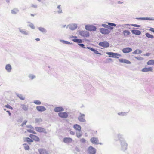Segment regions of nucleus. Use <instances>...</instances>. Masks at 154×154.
<instances>
[{
    "mask_svg": "<svg viewBox=\"0 0 154 154\" xmlns=\"http://www.w3.org/2000/svg\"><path fill=\"white\" fill-rule=\"evenodd\" d=\"M85 29L90 31H96L97 28L96 27L92 25H87L85 26Z\"/></svg>",
    "mask_w": 154,
    "mask_h": 154,
    "instance_id": "f257e3e1",
    "label": "nucleus"
},
{
    "mask_svg": "<svg viewBox=\"0 0 154 154\" xmlns=\"http://www.w3.org/2000/svg\"><path fill=\"white\" fill-rule=\"evenodd\" d=\"M122 150L124 151L127 149V144L125 140H120Z\"/></svg>",
    "mask_w": 154,
    "mask_h": 154,
    "instance_id": "f03ea898",
    "label": "nucleus"
},
{
    "mask_svg": "<svg viewBox=\"0 0 154 154\" xmlns=\"http://www.w3.org/2000/svg\"><path fill=\"white\" fill-rule=\"evenodd\" d=\"M72 41L76 43H78V45L81 47L85 48H87L85 47V45L84 44L81 43L82 42V39L77 38H74L72 39Z\"/></svg>",
    "mask_w": 154,
    "mask_h": 154,
    "instance_id": "7ed1b4c3",
    "label": "nucleus"
},
{
    "mask_svg": "<svg viewBox=\"0 0 154 154\" xmlns=\"http://www.w3.org/2000/svg\"><path fill=\"white\" fill-rule=\"evenodd\" d=\"M106 54L107 55H109V57H110L116 58H119V57H117V56H121V54L116 53H113L112 52H106Z\"/></svg>",
    "mask_w": 154,
    "mask_h": 154,
    "instance_id": "20e7f679",
    "label": "nucleus"
},
{
    "mask_svg": "<svg viewBox=\"0 0 154 154\" xmlns=\"http://www.w3.org/2000/svg\"><path fill=\"white\" fill-rule=\"evenodd\" d=\"M18 29L20 32L23 35H29L30 34V32L29 31L26 30L25 29H23L21 27L18 28Z\"/></svg>",
    "mask_w": 154,
    "mask_h": 154,
    "instance_id": "39448f33",
    "label": "nucleus"
},
{
    "mask_svg": "<svg viewBox=\"0 0 154 154\" xmlns=\"http://www.w3.org/2000/svg\"><path fill=\"white\" fill-rule=\"evenodd\" d=\"M77 27V25L75 23H72L67 25L66 28H69L71 30H74Z\"/></svg>",
    "mask_w": 154,
    "mask_h": 154,
    "instance_id": "423d86ee",
    "label": "nucleus"
},
{
    "mask_svg": "<svg viewBox=\"0 0 154 154\" xmlns=\"http://www.w3.org/2000/svg\"><path fill=\"white\" fill-rule=\"evenodd\" d=\"M35 130L38 132L43 133L45 134L47 133L46 129L40 127H35Z\"/></svg>",
    "mask_w": 154,
    "mask_h": 154,
    "instance_id": "0eeeda50",
    "label": "nucleus"
},
{
    "mask_svg": "<svg viewBox=\"0 0 154 154\" xmlns=\"http://www.w3.org/2000/svg\"><path fill=\"white\" fill-rule=\"evenodd\" d=\"M79 34L81 36L83 37H87L89 36V32L86 31H79Z\"/></svg>",
    "mask_w": 154,
    "mask_h": 154,
    "instance_id": "6e6552de",
    "label": "nucleus"
},
{
    "mask_svg": "<svg viewBox=\"0 0 154 154\" xmlns=\"http://www.w3.org/2000/svg\"><path fill=\"white\" fill-rule=\"evenodd\" d=\"M78 120L81 122H85L86 120L85 119V115L83 114L80 113V115L78 117Z\"/></svg>",
    "mask_w": 154,
    "mask_h": 154,
    "instance_id": "1a4fd4ad",
    "label": "nucleus"
},
{
    "mask_svg": "<svg viewBox=\"0 0 154 154\" xmlns=\"http://www.w3.org/2000/svg\"><path fill=\"white\" fill-rule=\"evenodd\" d=\"M100 31L102 34L104 35L108 34L110 32L109 30L104 28H100Z\"/></svg>",
    "mask_w": 154,
    "mask_h": 154,
    "instance_id": "9d476101",
    "label": "nucleus"
},
{
    "mask_svg": "<svg viewBox=\"0 0 154 154\" xmlns=\"http://www.w3.org/2000/svg\"><path fill=\"white\" fill-rule=\"evenodd\" d=\"M99 45L104 48H107L109 46V43L106 41H104L100 42L98 44Z\"/></svg>",
    "mask_w": 154,
    "mask_h": 154,
    "instance_id": "9b49d317",
    "label": "nucleus"
},
{
    "mask_svg": "<svg viewBox=\"0 0 154 154\" xmlns=\"http://www.w3.org/2000/svg\"><path fill=\"white\" fill-rule=\"evenodd\" d=\"M91 142L93 144H99V140L97 137H92L90 140Z\"/></svg>",
    "mask_w": 154,
    "mask_h": 154,
    "instance_id": "f8f14e48",
    "label": "nucleus"
},
{
    "mask_svg": "<svg viewBox=\"0 0 154 154\" xmlns=\"http://www.w3.org/2000/svg\"><path fill=\"white\" fill-rule=\"evenodd\" d=\"M107 23L109 25L107 28V29H109L111 30H112L113 29V26H116V25L114 23H110V22H107Z\"/></svg>",
    "mask_w": 154,
    "mask_h": 154,
    "instance_id": "ddd939ff",
    "label": "nucleus"
},
{
    "mask_svg": "<svg viewBox=\"0 0 154 154\" xmlns=\"http://www.w3.org/2000/svg\"><path fill=\"white\" fill-rule=\"evenodd\" d=\"M141 71L143 72H153V68L152 67H145L142 69Z\"/></svg>",
    "mask_w": 154,
    "mask_h": 154,
    "instance_id": "4468645a",
    "label": "nucleus"
},
{
    "mask_svg": "<svg viewBox=\"0 0 154 154\" xmlns=\"http://www.w3.org/2000/svg\"><path fill=\"white\" fill-rule=\"evenodd\" d=\"M88 152L90 154H94L96 152V149L91 146H90L88 150Z\"/></svg>",
    "mask_w": 154,
    "mask_h": 154,
    "instance_id": "2eb2a0df",
    "label": "nucleus"
},
{
    "mask_svg": "<svg viewBox=\"0 0 154 154\" xmlns=\"http://www.w3.org/2000/svg\"><path fill=\"white\" fill-rule=\"evenodd\" d=\"M58 116L61 118H66L68 117V114L66 112H60L58 113Z\"/></svg>",
    "mask_w": 154,
    "mask_h": 154,
    "instance_id": "dca6fc26",
    "label": "nucleus"
},
{
    "mask_svg": "<svg viewBox=\"0 0 154 154\" xmlns=\"http://www.w3.org/2000/svg\"><path fill=\"white\" fill-rule=\"evenodd\" d=\"M36 109L39 112H44L46 110V108L42 106H37Z\"/></svg>",
    "mask_w": 154,
    "mask_h": 154,
    "instance_id": "f3484780",
    "label": "nucleus"
},
{
    "mask_svg": "<svg viewBox=\"0 0 154 154\" xmlns=\"http://www.w3.org/2000/svg\"><path fill=\"white\" fill-rule=\"evenodd\" d=\"M132 50V49L131 48L127 47L123 49L122 52L124 53H128L131 52Z\"/></svg>",
    "mask_w": 154,
    "mask_h": 154,
    "instance_id": "a211bd4d",
    "label": "nucleus"
},
{
    "mask_svg": "<svg viewBox=\"0 0 154 154\" xmlns=\"http://www.w3.org/2000/svg\"><path fill=\"white\" fill-rule=\"evenodd\" d=\"M29 137L32 139L38 142L39 141V138L37 136L33 134H30Z\"/></svg>",
    "mask_w": 154,
    "mask_h": 154,
    "instance_id": "6ab92c4d",
    "label": "nucleus"
},
{
    "mask_svg": "<svg viewBox=\"0 0 154 154\" xmlns=\"http://www.w3.org/2000/svg\"><path fill=\"white\" fill-rule=\"evenodd\" d=\"M63 140L65 143H70L72 142V139L69 137H65L63 139Z\"/></svg>",
    "mask_w": 154,
    "mask_h": 154,
    "instance_id": "aec40b11",
    "label": "nucleus"
},
{
    "mask_svg": "<svg viewBox=\"0 0 154 154\" xmlns=\"http://www.w3.org/2000/svg\"><path fill=\"white\" fill-rule=\"evenodd\" d=\"M5 69L8 72H10L12 70V67L10 64H7L5 67Z\"/></svg>",
    "mask_w": 154,
    "mask_h": 154,
    "instance_id": "412c9836",
    "label": "nucleus"
},
{
    "mask_svg": "<svg viewBox=\"0 0 154 154\" xmlns=\"http://www.w3.org/2000/svg\"><path fill=\"white\" fill-rule=\"evenodd\" d=\"M136 19L137 20H154V18L153 17H137Z\"/></svg>",
    "mask_w": 154,
    "mask_h": 154,
    "instance_id": "4be33fe9",
    "label": "nucleus"
},
{
    "mask_svg": "<svg viewBox=\"0 0 154 154\" xmlns=\"http://www.w3.org/2000/svg\"><path fill=\"white\" fill-rule=\"evenodd\" d=\"M119 61L121 63H124L128 64H131V62L127 59H119Z\"/></svg>",
    "mask_w": 154,
    "mask_h": 154,
    "instance_id": "5701e85b",
    "label": "nucleus"
},
{
    "mask_svg": "<svg viewBox=\"0 0 154 154\" xmlns=\"http://www.w3.org/2000/svg\"><path fill=\"white\" fill-rule=\"evenodd\" d=\"M23 140L25 142H27L29 144H30L31 143L33 142V140L29 137L24 138Z\"/></svg>",
    "mask_w": 154,
    "mask_h": 154,
    "instance_id": "b1692460",
    "label": "nucleus"
},
{
    "mask_svg": "<svg viewBox=\"0 0 154 154\" xmlns=\"http://www.w3.org/2000/svg\"><path fill=\"white\" fill-rule=\"evenodd\" d=\"M87 48L90 50L91 51L94 52V53L95 54H98L100 55H102V54L101 53H99L98 51L91 48L89 47H87Z\"/></svg>",
    "mask_w": 154,
    "mask_h": 154,
    "instance_id": "393cba45",
    "label": "nucleus"
},
{
    "mask_svg": "<svg viewBox=\"0 0 154 154\" xmlns=\"http://www.w3.org/2000/svg\"><path fill=\"white\" fill-rule=\"evenodd\" d=\"M132 34L137 35H139L141 34V32L138 30L133 29L131 30Z\"/></svg>",
    "mask_w": 154,
    "mask_h": 154,
    "instance_id": "a878e982",
    "label": "nucleus"
},
{
    "mask_svg": "<svg viewBox=\"0 0 154 154\" xmlns=\"http://www.w3.org/2000/svg\"><path fill=\"white\" fill-rule=\"evenodd\" d=\"M54 111L56 112H58L63 111L64 110V109L61 107H56L54 108Z\"/></svg>",
    "mask_w": 154,
    "mask_h": 154,
    "instance_id": "bb28decb",
    "label": "nucleus"
},
{
    "mask_svg": "<svg viewBox=\"0 0 154 154\" xmlns=\"http://www.w3.org/2000/svg\"><path fill=\"white\" fill-rule=\"evenodd\" d=\"M73 128L76 130L80 132L81 130V126L77 124H75L73 126Z\"/></svg>",
    "mask_w": 154,
    "mask_h": 154,
    "instance_id": "cd10ccee",
    "label": "nucleus"
},
{
    "mask_svg": "<svg viewBox=\"0 0 154 154\" xmlns=\"http://www.w3.org/2000/svg\"><path fill=\"white\" fill-rule=\"evenodd\" d=\"M122 33L124 36L126 37L127 36L131 34V32L128 30H124L123 31Z\"/></svg>",
    "mask_w": 154,
    "mask_h": 154,
    "instance_id": "c85d7f7f",
    "label": "nucleus"
},
{
    "mask_svg": "<svg viewBox=\"0 0 154 154\" xmlns=\"http://www.w3.org/2000/svg\"><path fill=\"white\" fill-rule=\"evenodd\" d=\"M20 106L22 107V109L25 111H27L28 110L29 107L28 105L21 104Z\"/></svg>",
    "mask_w": 154,
    "mask_h": 154,
    "instance_id": "c756f323",
    "label": "nucleus"
},
{
    "mask_svg": "<svg viewBox=\"0 0 154 154\" xmlns=\"http://www.w3.org/2000/svg\"><path fill=\"white\" fill-rule=\"evenodd\" d=\"M131 26V25L130 24H122L121 26V27L122 28V29H129L130 28L128 27V26Z\"/></svg>",
    "mask_w": 154,
    "mask_h": 154,
    "instance_id": "7c9ffc66",
    "label": "nucleus"
},
{
    "mask_svg": "<svg viewBox=\"0 0 154 154\" xmlns=\"http://www.w3.org/2000/svg\"><path fill=\"white\" fill-rule=\"evenodd\" d=\"M19 12V10L16 8L12 9L11 11V13L12 14H16Z\"/></svg>",
    "mask_w": 154,
    "mask_h": 154,
    "instance_id": "2f4dec72",
    "label": "nucleus"
},
{
    "mask_svg": "<svg viewBox=\"0 0 154 154\" xmlns=\"http://www.w3.org/2000/svg\"><path fill=\"white\" fill-rule=\"evenodd\" d=\"M16 95L21 100H23L25 99V97L21 94L18 93L16 94Z\"/></svg>",
    "mask_w": 154,
    "mask_h": 154,
    "instance_id": "473e14b6",
    "label": "nucleus"
},
{
    "mask_svg": "<svg viewBox=\"0 0 154 154\" xmlns=\"http://www.w3.org/2000/svg\"><path fill=\"white\" fill-rule=\"evenodd\" d=\"M40 154H47L46 151L44 149H39L38 150Z\"/></svg>",
    "mask_w": 154,
    "mask_h": 154,
    "instance_id": "72a5a7b5",
    "label": "nucleus"
},
{
    "mask_svg": "<svg viewBox=\"0 0 154 154\" xmlns=\"http://www.w3.org/2000/svg\"><path fill=\"white\" fill-rule=\"evenodd\" d=\"M23 147L24 149L26 150H29L30 147L28 144L26 143H24L23 144Z\"/></svg>",
    "mask_w": 154,
    "mask_h": 154,
    "instance_id": "f704fd0d",
    "label": "nucleus"
},
{
    "mask_svg": "<svg viewBox=\"0 0 154 154\" xmlns=\"http://www.w3.org/2000/svg\"><path fill=\"white\" fill-rule=\"evenodd\" d=\"M61 5H59L57 7V8L58 9L57 11L58 14H61L63 13L62 9L61 8Z\"/></svg>",
    "mask_w": 154,
    "mask_h": 154,
    "instance_id": "c9c22d12",
    "label": "nucleus"
},
{
    "mask_svg": "<svg viewBox=\"0 0 154 154\" xmlns=\"http://www.w3.org/2000/svg\"><path fill=\"white\" fill-rule=\"evenodd\" d=\"M142 51L139 49L136 50L134 52H132V54H139L141 53Z\"/></svg>",
    "mask_w": 154,
    "mask_h": 154,
    "instance_id": "e433bc0d",
    "label": "nucleus"
},
{
    "mask_svg": "<svg viewBox=\"0 0 154 154\" xmlns=\"http://www.w3.org/2000/svg\"><path fill=\"white\" fill-rule=\"evenodd\" d=\"M38 29L40 31L43 33H45L47 32L46 30L44 28L40 27H39L38 28Z\"/></svg>",
    "mask_w": 154,
    "mask_h": 154,
    "instance_id": "4c0bfd02",
    "label": "nucleus"
},
{
    "mask_svg": "<svg viewBox=\"0 0 154 154\" xmlns=\"http://www.w3.org/2000/svg\"><path fill=\"white\" fill-rule=\"evenodd\" d=\"M148 65H154V60H149L147 63Z\"/></svg>",
    "mask_w": 154,
    "mask_h": 154,
    "instance_id": "58836bf2",
    "label": "nucleus"
},
{
    "mask_svg": "<svg viewBox=\"0 0 154 154\" xmlns=\"http://www.w3.org/2000/svg\"><path fill=\"white\" fill-rule=\"evenodd\" d=\"M145 35L146 37L152 39L154 38V36L148 33H146L145 34Z\"/></svg>",
    "mask_w": 154,
    "mask_h": 154,
    "instance_id": "ea45409f",
    "label": "nucleus"
},
{
    "mask_svg": "<svg viewBox=\"0 0 154 154\" xmlns=\"http://www.w3.org/2000/svg\"><path fill=\"white\" fill-rule=\"evenodd\" d=\"M29 23V24L28 25V26L30 27L32 29H35V27L34 26V25L31 23L29 22H28Z\"/></svg>",
    "mask_w": 154,
    "mask_h": 154,
    "instance_id": "a19ab883",
    "label": "nucleus"
},
{
    "mask_svg": "<svg viewBox=\"0 0 154 154\" xmlns=\"http://www.w3.org/2000/svg\"><path fill=\"white\" fill-rule=\"evenodd\" d=\"M60 41L61 42H62L63 44H72L71 43H70L68 41H65L63 40H60Z\"/></svg>",
    "mask_w": 154,
    "mask_h": 154,
    "instance_id": "79ce46f5",
    "label": "nucleus"
},
{
    "mask_svg": "<svg viewBox=\"0 0 154 154\" xmlns=\"http://www.w3.org/2000/svg\"><path fill=\"white\" fill-rule=\"evenodd\" d=\"M127 112H121L118 113V114L119 115H120L121 116H126L127 115Z\"/></svg>",
    "mask_w": 154,
    "mask_h": 154,
    "instance_id": "37998d69",
    "label": "nucleus"
},
{
    "mask_svg": "<svg viewBox=\"0 0 154 154\" xmlns=\"http://www.w3.org/2000/svg\"><path fill=\"white\" fill-rule=\"evenodd\" d=\"M28 77L31 80L33 79H34L35 78L36 76L35 75H34L32 74H30L29 76Z\"/></svg>",
    "mask_w": 154,
    "mask_h": 154,
    "instance_id": "c03bdc74",
    "label": "nucleus"
},
{
    "mask_svg": "<svg viewBox=\"0 0 154 154\" xmlns=\"http://www.w3.org/2000/svg\"><path fill=\"white\" fill-rule=\"evenodd\" d=\"M36 123H40L42 121V120L41 118H36L35 119Z\"/></svg>",
    "mask_w": 154,
    "mask_h": 154,
    "instance_id": "a18cd8bd",
    "label": "nucleus"
},
{
    "mask_svg": "<svg viewBox=\"0 0 154 154\" xmlns=\"http://www.w3.org/2000/svg\"><path fill=\"white\" fill-rule=\"evenodd\" d=\"M36 105H40L41 104V102L38 100H35L33 102Z\"/></svg>",
    "mask_w": 154,
    "mask_h": 154,
    "instance_id": "49530a36",
    "label": "nucleus"
},
{
    "mask_svg": "<svg viewBox=\"0 0 154 154\" xmlns=\"http://www.w3.org/2000/svg\"><path fill=\"white\" fill-rule=\"evenodd\" d=\"M117 136L118 138V139L119 140H124L122 138V135L120 134H119L117 135Z\"/></svg>",
    "mask_w": 154,
    "mask_h": 154,
    "instance_id": "de8ad7c7",
    "label": "nucleus"
},
{
    "mask_svg": "<svg viewBox=\"0 0 154 154\" xmlns=\"http://www.w3.org/2000/svg\"><path fill=\"white\" fill-rule=\"evenodd\" d=\"M76 136L78 138H79L82 136V134L80 132H76Z\"/></svg>",
    "mask_w": 154,
    "mask_h": 154,
    "instance_id": "09e8293b",
    "label": "nucleus"
},
{
    "mask_svg": "<svg viewBox=\"0 0 154 154\" xmlns=\"http://www.w3.org/2000/svg\"><path fill=\"white\" fill-rule=\"evenodd\" d=\"M134 57L135 59L139 60H143V58L141 57Z\"/></svg>",
    "mask_w": 154,
    "mask_h": 154,
    "instance_id": "8fccbe9b",
    "label": "nucleus"
},
{
    "mask_svg": "<svg viewBox=\"0 0 154 154\" xmlns=\"http://www.w3.org/2000/svg\"><path fill=\"white\" fill-rule=\"evenodd\" d=\"M5 107L8 108H9L11 109H13V108L10 105L8 104H7L5 105Z\"/></svg>",
    "mask_w": 154,
    "mask_h": 154,
    "instance_id": "3c124183",
    "label": "nucleus"
},
{
    "mask_svg": "<svg viewBox=\"0 0 154 154\" xmlns=\"http://www.w3.org/2000/svg\"><path fill=\"white\" fill-rule=\"evenodd\" d=\"M80 141L81 142V143H85L86 141V140H85V139H84V138H82L81 139H80Z\"/></svg>",
    "mask_w": 154,
    "mask_h": 154,
    "instance_id": "603ef678",
    "label": "nucleus"
},
{
    "mask_svg": "<svg viewBox=\"0 0 154 154\" xmlns=\"http://www.w3.org/2000/svg\"><path fill=\"white\" fill-rule=\"evenodd\" d=\"M131 26H133L136 27H140L141 26L140 25L136 24H130Z\"/></svg>",
    "mask_w": 154,
    "mask_h": 154,
    "instance_id": "864d4df0",
    "label": "nucleus"
},
{
    "mask_svg": "<svg viewBox=\"0 0 154 154\" xmlns=\"http://www.w3.org/2000/svg\"><path fill=\"white\" fill-rule=\"evenodd\" d=\"M27 122V120H25L23 123L21 124L20 126L21 127H23L24 125H25Z\"/></svg>",
    "mask_w": 154,
    "mask_h": 154,
    "instance_id": "5fc2aeb1",
    "label": "nucleus"
},
{
    "mask_svg": "<svg viewBox=\"0 0 154 154\" xmlns=\"http://www.w3.org/2000/svg\"><path fill=\"white\" fill-rule=\"evenodd\" d=\"M108 25H106V24H102V26L105 28H106V29H107V28H108Z\"/></svg>",
    "mask_w": 154,
    "mask_h": 154,
    "instance_id": "6e6d98bb",
    "label": "nucleus"
},
{
    "mask_svg": "<svg viewBox=\"0 0 154 154\" xmlns=\"http://www.w3.org/2000/svg\"><path fill=\"white\" fill-rule=\"evenodd\" d=\"M23 118L22 117H20L17 120V122H22Z\"/></svg>",
    "mask_w": 154,
    "mask_h": 154,
    "instance_id": "4d7b16f0",
    "label": "nucleus"
},
{
    "mask_svg": "<svg viewBox=\"0 0 154 154\" xmlns=\"http://www.w3.org/2000/svg\"><path fill=\"white\" fill-rule=\"evenodd\" d=\"M31 7L35 8H37V6L36 5L32 4L31 5Z\"/></svg>",
    "mask_w": 154,
    "mask_h": 154,
    "instance_id": "13d9d810",
    "label": "nucleus"
},
{
    "mask_svg": "<svg viewBox=\"0 0 154 154\" xmlns=\"http://www.w3.org/2000/svg\"><path fill=\"white\" fill-rule=\"evenodd\" d=\"M27 127L28 128H30L31 129H33L34 128L31 125H29V126H27Z\"/></svg>",
    "mask_w": 154,
    "mask_h": 154,
    "instance_id": "bf43d9fd",
    "label": "nucleus"
},
{
    "mask_svg": "<svg viewBox=\"0 0 154 154\" xmlns=\"http://www.w3.org/2000/svg\"><path fill=\"white\" fill-rule=\"evenodd\" d=\"M77 37L76 36H74L73 35H72L71 36H70L69 37V38L70 39H71L72 38H77Z\"/></svg>",
    "mask_w": 154,
    "mask_h": 154,
    "instance_id": "052dcab7",
    "label": "nucleus"
},
{
    "mask_svg": "<svg viewBox=\"0 0 154 154\" xmlns=\"http://www.w3.org/2000/svg\"><path fill=\"white\" fill-rule=\"evenodd\" d=\"M149 29V31L154 32V28H152L150 27Z\"/></svg>",
    "mask_w": 154,
    "mask_h": 154,
    "instance_id": "680f3d73",
    "label": "nucleus"
},
{
    "mask_svg": "<svg viewBox=\"0 0 154 154\" xmlns=\"http://www.w3.org/2000/svg\"><path fill=\"white\" fill-rule=\"evenodd\" d=\"M32 130H31V129H27V132H29V133H32Z\"/></svg>",
    "mask_w": 154,
    "mask_h": 154,
    "instance_id": "e2e57ef3",
    "label": "nucleus"
},
{
    "mask_svg": "<svg viewBox=\"0 0 154 154\" xmlns=\"http://www.w3.org/2000/svg\"><path fill=\"white\" fill-rule=\"evenodd\" d=\"M123 3V2H122L120 1H118L117 2V3L119 4H122Z\"/></svg>",
    "mask_w": 154,
    "mask_h": 154,
    "instance_id": "0e129e2a",
    "label": "nucleus"
},
{
    "mask_svg": "<svg viewBox=\"0 0 154 154\" xmlns=\"http://www.w3.org/2000/svg\"><path fill=\"white\" fill-rule=\"evenodd\" d=\"M70 134H71V135H73L74 134H75V132L73 131H70Z\"/></svg>",
    "mask_w": 154,
    "mask_h": 154,
    "instance_id": "69168bd1",
    "label": "nucleus"
},
{
    "mask_svg": "<svg viewBox=\"0 0 154 154\" xmlns=\"http://www.w3.org/2000/svg\"><path fill=\"white\" fill-rule=\"evenodd\" d=\"M144 55L146 56H149L150 55V54L149 53H147L145 54H144Z\"/></svg>",
    "mask_w": 154,
    "mask_h": 154,
    "instance_id": "338daca9",
    "label": "nucleus"
},
{
    "mask_svg": "<svg viewBox=\"0 0 154 154\" xmlns=\"http://www.w3.org/2000/svg\"><path fill=\"white\" fill-rule=\"evenodd\" d=\"M8 113V114H9V116H11V113L10 112V111H8V110H7L6 111Z\"/></svg>",
    "mask_w": 154,
    "mask_h": 154,
    "instance_id": "774afa93",
    "label": "nucleus"
}]
</instances>
